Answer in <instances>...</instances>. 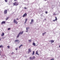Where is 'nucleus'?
<instances>
[{"label":"nucleus","instance_id":"12","mask_svg":"<svg viewBox=\"0 0 60 60\" xmlns=\"http://www.w3.org/2000/svg\"><path fill=\"white\" fill-rule=\"evenodd\" d=\"M51 41L52 43H53L54 42V41L53 40H51V41Z\"/></svg>","mask_w":60,"mask_h":60},{"label":"nucleus","instance_id":"6","mask_svg":"<svg viewBox=\"0 0 60 60\" xmlns=\"http://www.w3.org/2000/svg\"><path fill=\"white\" fill-rule=\"evenodd\" d=\"M33 22H34V20L33 19H32L31 21V22H30V24H32Z\"/></svg>","mask_w":60,"mask_h":60},{"label":"nucleus","instance_id":"37","mask_svg":"<svg viewBox=\"0 0 60 60\" xmlns=\"http://www.w3.org/2000/svg\"><path fill=\"white\" fill-rule=\"evenodd\" d=\"M0 41H1V39H0Z\"/></svg>","mask_w":60,"mask_h":60},{"label":"nucleus","instance_id":"34","mask_svg":"<svg viewBox=\"0 0 60 60\" xmlns=\"http://www.w3.org/2000/svg\"><path fill=\"white\" fill-rule=\"evenodd\" d=\"M11 54H14V52H12Z\"/></svg>","mask_w":60,"mask_h":60},{"label":"nucleus","instance_id":"5","mask_svg":"<svg viewBox=\"0 0 60 60\" xmlns=\"http://www.w3.org/2000/svg\"><path fill=\"white\" fill-rule=\"evenodd\" d=\"M5 21H2L1 23V24L2 25L3 24H5Z\"/></svg>","mask_w":60,"mask_h":60},{"label":"nucleus","instance_id":"8","mask_svg":"<svg viewBox=\"0 0 60 60\" xmlns=\"http://www.w3.org/2000/svg\"><path fill=\"white\" fill-rule=\"evenodd\" d=\"M18 41L19 42V41L18 40H15V42H18Z\"/></svg>","mask_w":60,"mask_h":60},{"label":"nucleus","instance_id":"32","mask_svg":"<svg viewBox=\"0 0 60 60\" xmlns=\"http://www.w3.org/2000/svg\"><path fill=\"white\" fill-rule=\"evenodd\" d=\"M16 20H19V19L18 18L16 19Z\"/></svg>","mask_w":60,"mask_h":60},{"label":"nucleus","instance_id":"35","mask_svg":"<svg viewBox=\"0 0 60 60\" xmlns=\"http://www.w3.org/2000/svg\"><path fill=\"white\" fill-rule=\"evenodd\" d=\"M26 21H25V24H26Z\"/></svg>","mask_w":60,"mask_h":60},{"label":"nucleus","instance_id":"28","mask_svg":"<svg viewBox=\"0 0 60 60\" xmlns=\"http://www.w3.org/2000/svg\"><path fill=\"white\" fill-rule=\"evenodd\" d=\"M45 13H46V14L48 13V11H45Z\"/></svg>","mask_w":60,"mask_h":60},{"label":"nucleus","instance_id":"3","mask_svg":"<svg viewBox=\"0 0 60 60\" xmlns=\"http://www.w3.org/2000/svg\"><path fill=\"white\" fill-rule=\"evenodd\" d=\"M4 13L5 14L7 13V10H4Z\"/></svg>","mask_w":60,"mask_h":60},{"label":"nucleus","instance_id":"10","mask_svg":"<svg viewBox=\"0 0 60 60\" xmlns=\"http://www.w3.org/2000/svg\"><path fill=\"white\" fill-rule=\"evenodd\" d=\"M28 29H29V27H26V32H28Z\"/></svg>","mask_w":60,"mask_h":60},{"label":"nucleus","instance_id":"13","mask_svg":"<svg viewBox=\"0 0 60 60\" xmlns=\"http://www.w3.org/2000/svg\"><path fill=\"white\" fill-rule=\"evenodd\" d=\"M4 33H2V34L1 35L2 36H4Z\"/></svg>","mask_w":60,"mask_h":60},{"label":"nucleus","instance_id":"9","mask_svg":"<svg viewBox=\"0 0 60 60\" xmlns=\"http://www.w3.org/2000/svg\"><path fill=\"white\" fill-rule=\"evenodd\" d=\"M55 19L53 20V21H56L57 20V18H56V17H55Z\"/></svg>","mask_w":60,"mask_h":60},{"label":"nucleus","instance_id":"19","mask_svg":"<svg viewBox=\"0 0 60 60\" xmlns=\"http://www.w3.org/2000/svg\"><path fill=\"white\" fill-rule=\"evenodd\" d=\"M32 55H34V51H33V53L32 54Z\"/></svg>","mask_w":60,"mask_h":60},{"label":"nucleus","instance_id":"16","mask_svg":"<svg viewBox=\"0 0 60 60\" xmlns=\"http://www.w3.org/2000/svg\"><path fill=\"white\" fill-rule=\"evenodd\" d=\"M9 19V17H7L6 19V20H8V19Z\"/></svg>","mask_w":60,"mask_h":60},{"label":"nucleus","instance_id":"18","mask_svg":"<svg viewBox=\"0 0 60 60\" xmlns=\"http://www.w3.org/2000/svg\"><path fill=\"white\" fill-rule=\"evenodd\" d=\"M21 46H23V45H20V46H19V49H20V48L21 47Z\"/></svg>","mask_w":60,"mask_h":60},{"label":"nucleus","instance_id":"26","mask_svg":"<svg viewBox=\"0 0 60 60\" xmlns=\"http://www.w3.org/2000/svg\"><path fill=\"white\" fill-rule=\"evenodd\" d=\"M8 30H10L11 29V28H8Z\"/></svg>","mask_w":60,"mask_h":60},{"label":"nucleus","instance_id":"14","mask_svg":"<svg viewBox=\"0 0 60 60\" xmlns=\"http://www.w3.org/2000/svg\"><path fill=\"white\" fill-rule=\"evenodd\" d=\"M36 55H38V56L39 55V54H38V51H36Z\"/></svg>","mask_w":60,"mask_h":60},{"label":"nucleus","instance_id":"25","mask_svg":"<svg viewBox=\"0 0 60 60\" xmlns=\"http://www.w3.org/2000/svg\"><path fill=\"white\" fill-rule=\"evenodd\" d=\"M5 1V2L6 3L7 2H8V0H4Z\"/></svg>","mask_w":60,"mask_h":60},{"label":"nucleus","instance_id":"23","mask_svg":"<svg viewBox=\"0 0 60 60\" xmlns=\"http://www.w3.org/2000/svg\"><path fill=\"white\" fill-rule=\"evenodd\" d=\"M3 48V46L2 45H0V48Z\"/></svg>","mask_w":60,"mask_h":60},{"label":"nucleus","instance_id":"17","mask_svg":"<svg viewBox=\"0 0 60 60\" xmlns=\"http://www.w3.org/2000/svg\"><path fill=\"white\" fill-rule=\"evenodd\" d=\"M46 32H45L44 33H42V34H43L42 35H43V36H44V34H46Z\"/></svg>","mask_w":60,"mask_h":60},{"label":"nucleus","instance_id":"4","mask_svg":"<svg viewBox=\"0 0 60 60\" xmlns=\"http://www.w3.org/2000/svg\"><path fill=\"white\" fill-rule=\"evenodd\" d=\"M27 16V14L26 13H25L22 16V17H26Z\"/></svg>","mask_w":60,"mask_h":60},{"label":"nucleus","instance_id":"36","mask_svg":"<svg viewBox=\"0 0 60 60\" xmlns=\"http://www.w3.org/2000/svg\"><path fill=\"white\" fill-rule=\"evenodd\" d=\"M24 8L25 9H27V8Z\"/></svg>","mask_w":60,"mask_h":60},{"label":"nucleus","instance_id":"30","mask_svg":"<svg viewBox=\"0 0 60 60\" xmlns=\"http://www.w3.org/2000/svg\"><path fill=\"white\" fill-rule=\"evenodd\" d=\"M54 60V58H53L51 59L50 60Z\"/></svg>","mask_w":60,"mask_h":60},{"label":"nucleus","instance_id":"27","mask_svg":"<svg viewBox=\"0 0 60 60\" xmlns=\"http://www.w3.org/2000/svg\"><path fill=\"white\" fill-rule=\"evenodd\" d=\"M7 47L8 48V49H9L10 48V46H7Z\"/></svg>","mask_w":60,"mask_h":60},{"label":"nucleus","instance_id":"29","mask_svg":"<svg viewBox=\"0 0 60 60\" xmlns=\"http://www.w3.org/2000/svg\"><path fill=\"white\" fill-rule=\"evenodd\" d=\"M27 20V19L26 18L25 19V21L26 22Z\"/></svg>","mask_w":60,"mask_h":60},{"label":"nucleus","instance_id":"20","mask_svg":"<svg viewBox=\"0 0 60 60\" xmlns=\"http://www.w3.org/2000/svg\"><path fill=\"white\" fill-rule=\"evenodd\" d=\"M33 45L34 46H35V45H36L35 44V43H33Z\"/></svg>","mask_w":60,"mask_h":60},{"label":"nucleus","instance_id":"11","mask_svg":"<svg viewBox=\"0 0 60 60\" xmlns=\"http://www.w3.org/2000/svg\"><path fill=\"white\" fill-rule=\"evenodd\" d=\"M31 52V50L30 49H28V52L29 53V52Z\"/></svg>","mask_w":60,"mask_h":60},{"label":"nucleus","instance_id":"21","mask_svg":"<svg viewBox=\"0 0 60 60\" xmlns=\"http://www.w3.org/2000/svg\"><path fill=\"white\" fill-rule=\"evenodd\" d=\"M30 60H32V57H30Z\"/></svg>","mask_w":60,"mask_h":60},{"label":"nucleus","instance_id":"7","mask_svg":"<svg viewBox=\"0 0 60 60\" xmlns=\"http://www.w3.org/2000/svg\"><path fill=\"white\" fill-rule=\"evenodd\" d=\"M20 33H21V32H20L18 34V35L17 36V38H19V35H20Z\"/></svg>","mask_w":60,"mask_h":60},{"label":"nucleus","instance_id":"1","mask_svg":"<svg viewBox=\"0 0 60 60\" xmlns=\"http://www.w3.org/2000/svg\"><path fill=\"white\" fill-rule=\"evenodd\" d=\"M13 22L14 23H15V24H18V22L17 21H16V19H14L13 20Z\"/></svg>","mask_w":60,"mask_h":60},{"label":"nucleus","instance_id":"15","mask_svg":"<svg viewBox=\"0 0 60 60\" xmlns=\"http://www.w3.org/2000/svg\"><path fill=\"white\" fill-rule=\"evenodd\" d=\"M35 58V56H34L32 58V60H33V59H34Z\"/></svg>","mask_w":60,"mask_h":60},{"label":"nucleus","instance_id":"24","mask_svg":"<svg viewBox=\"0 0 60 60\" xmlns=\"http://www.w3.org/2000/svg\"><path fill=\"white\" fill-rule=\"evenodd\" d=\"M28 41H29V42H31V39L29 40Z\"/></svg>","mask_w":60,"mask_h":60},{"label":"nucleus","instance_id":"22","mask_svg":"<svg viewBox=\"0 0 60 60\" xmlns=\"http://www.w3.org/2000/svg\"><path fill=\"white\" fill-rule=\"evenodd\" d=\"M23 31H22L21 33V32L20 33V34H23Z\"/></svg>","mask_w":60,"mask_h":60},{"label":"nucleus","instance_id":"38","mask_svg":"<svg viewBox=\"0 0 60 60\" xmlns=\"http://www.w3.org/2000/svg\"><path fill=\"white\" fill-rule=\"evenodd\" d=\"M59 48H60V45L59 46Z\"/></svg>","mask_w":60,"mask_h":60},{"label":"nucleus","instance_id":"2","mask_svg":"<svg viewBox=\"0 0 60 60\" xmlns=\"http://www.w3.org/2000/svg\"><path fill=\"white\" fill-rule=\"evenodd\" d=\"M13 4H14V5L17 6V5H19V3H18V2H15L13 3Z\"/></svg>","mask_w":60,"mask_h":60},{"label":"nucleus","instance_id":"33","mask_svg":"<svg viewBox=\"0 0 60 60\" xmlns=\"http://www.w3.org/2000/svg\"><path fill=\"white\" fill-rule=\"evenodd\" d=\"M53 15H56V14L54 13V14H53Z\"/></svg>","mask_w":60,"mask_h":60},{"label":"nucleus","instance_id":"31","mask_svg":"<svg viewBox=\"0 0 60 60\" xmlns=\"http://www.w3.org/2000/svg\"><path fill=\"white\" fill-rule=\"evenodd\" d=\"M18 48H16L15 49L16 50H18Z\"/></svg>","mask_w":60,"mask_h":60}]
</instances>
